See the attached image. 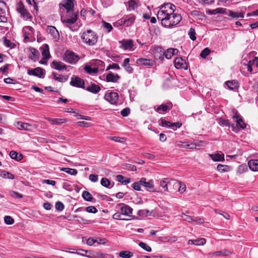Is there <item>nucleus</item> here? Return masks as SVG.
I'll list each match as a JSON object with an SVG mask.
<instances>
[{"label":"nucleus","mask_w":258,"mask_h":258,"mask_svg":"<svg viewBox=\"0 0 258 258\" xmlns=\"http://www.w3.org/2000/svg\"><path fill=\"white\" fill-rule=\"evenodd\" d=\"M175 6L170 3L161 6L157 12L158 20L161 21L162 26L171 27L177 25L181 20L180 15L175 13Z\"/></svg>","instance_id":"obj_1"},{"label":"nucleus","mask_w":258,"mask_h":258,"mask_svg":"<svg viewBox=\"0 0 258 258\" xmlns=\"http://www.w3.org/2000/svg\"><path fill=\"white\" fill-rule=\"evenodd\" d=\"M77 19L78 14L74 11L67 12L66 15H62L61 16V22L72 31H74L75 29H73L72 25L76 22Z\"/></svg>","instance_id":"obj_2"},{"label":"nucleus","mask_w":258,"mask_h":258,"mask_svg":"<svg viewBox=\"0 0 258 258\" xmlns=\"http://www.w3.org/2000/svg\"><path fill=\"white\" fill-rule=\"evenodd\" d=\"M154 49L155 56L163 58L162 55L163 54L167 59H170L174 55L177 54L178 52L177 49L172 48H168L164 52L162 48L160 46L155 47Z\"/></svg>","instance_id":"obj_3"},{"label":"nucleus","mask_w":258,"mask_h":258,"mask_svg":"<svg viewBox=\"0 0 258 258\" xmlns=\"http://www.w3.org/2000/svg\"><path fill=\"white\" fill-rule=\"evenodd\" d=\"M81 37L83 42L88 45H93L97 42L98 37L95 33L91 30L83 32Z\"/></svg>","instance_id":"obj_4"},{"label":"nucleus","mask_w":258,"mask_h":258,"mask_svg":"<svg viewBox=\"0 0 258 258\" xmlns=\"http://www.w3.org/2000/svg\"><path fill=\"white\" fill-rule=\"evenodd\" d=\"M79 59L78 55L70 50H67L63 55V60L70 63H75Z\"/></svg>","instance_id":"obj_5"},{"label":"nucleus","mask_w":258,"mask_h":258,"mask_svg":"<svg viewBox=\"0 0 258 258\" xmlns=\"http://www.w3.org/2000/svg\"><path fill=\"white\" fill-rule=\"evenodd\" d=\"M104 98L111 104H115L118 100V95L116 92H109L105 95Z\"/></svg>","instance_id":"obj_6"},{"label":"nucleus","mask_w":258,"mask_h":258,"mask_svg":"<svg viewBox=\"0 0 258 258\" xmlns=\"http://www.w3.org/2000/svg\"><path fill=\"white\" fill-rule=\"evenodd\" d=\"M117 206L120 207V211L121 215L129 217L132 216L131 214L133 213V209L129 206L123 204H119Z\"/></svg>","instance_id":"obj_7"},{"label":"nucleus","mask_w":258,"mask_h":258,"mask_svg":"<svg viewBox=\"0 0 258 258\" xmlns=\"http://www.w3.org/2000/svg\"><path fill=\"white\" fill-rule=\"evenodd\" d=\"M135 20V16L133 15H127L120 20L119 24L124 25L126 27L130 26L134 22Z\"/></svg>","instance_id":"obj_8"},{"label":"nucleus","mask_w":258,"mask_h":258,"mask_svg":"<svg viewBox=\"0 0 258 258\" xmlns=\"http://www.w3.org/2000/svg\"><path fill=\"white\" fill-rule=\"evenodd\" d=\"M70 84L74 87L78 88L84 87V81L80 78L76 76H73L71 78Z\"/></svg>","instance_id":"obj_9"},{"label":"nucleus","mask_w":258,"mask_h":258,"mask_svg":"<svg viewBox=\"0 0 258 258\" xmlns=\"http://www.w3.org/2000/svg\"><path fill=\"white\" fill-rule=\"evenodd\" d=\"M141 182L142 183V185L144 186L148 191H154L153 180H150L149 181H147L146 178H145V177H142L141 178Z\"/></svg>","instance_id":"obj_10"},{"label":"nucleus","mask_w":258,"mask_h":258,"mask_svg":"<svg viewBox=\"0 0 258 258\" xmlns=\"http://www.w3.org/2000/svg\"><path fill=\"white\" fill-rule=\"evenodd\" d=\"M174 65L176 69L187 70V66L185 60L182 57H176L174 60Z\"/></svg>","instance_id":"obj_11"},{"label":"nucleus","mask_w":258,"mask_h":258,"mask_svg":"<svg viewBox=\"0 0 258 258\" xmlns=\"http://www.w3.org/2000/svg\"><path fill=\"white\" fill-rule=\"evenodd\" d=\"M28 74L29 75L34 76L39 78H41L43 75V70L40 67H38L32 70L29 69L28 70Z\"/></svg>","instance_id":"obj_12"},{"label":"nucleus","mask_w":258,"mask_h":258,"mask_svg":"<svg viewBox=\"0 0 258 258\" xmlns=\"http://www.w3.org/2000/svg\"><path fill=\"white\" fill-rule=\"evenodd\" d=\"M17 128L20 130L31 131L32 128V125L28 123H24L22 122H17L15 124Z\"/></svg>","instance_id":"obj_13"},{"label":"nucleus","mask_w":258,"mask_h":258,"mask_svg":"<svg viewBox=\"0 0 258 258\" xmlns=\"http://www.w3.org/2000/svg\"><path fill=\"white\" fill-rule=\"evenodd\" d=\"M119 43L120 44V47L124 49H131L133 46V41L131 39L119 41Z\"/></svg>","instance_id":"obj_14"},{"label":"nucleus","mask_w":258,"mask_h":258,"mask_svg":"<svg viewBox=\"0 0 258 258\" xmlns=\"http://www.w3.org/2000/svg\"><path fill=\"white\" fill-rule=\"evenodd\" d=\"M136 62L138 65H142L147 67L152 66L154 64V61L152 60L146 58L138 59Z\"/></svg>","instance_id":"obj_15"},{"label":"nucleus","mask_w":258,"mask_h":258,"mask_svg":"<svg viewBox=\"0 0 258 258\" xmlns=\"http://www.w3.org/2000/svg\"><path fill=\"white\" fill-rule=\"evenodd\" d=\"M18 12L21 15L23 18L26 20L31 18L30 13L25 9L23 6H20L17 9Z\"/></svg>","instance_id":"obj_16"},{"label":"nucleus","mask_w":258,"mask_h":258,"mask_svg":"<svg viewBox=\"0 0 258 258\" xmlns=\"http://www.w3.org/2000/svg\"><path fill=\"white\" fill-rule=\"evenodd\" d=\"M61 5L67 10V12L74 11L73 9L74 5L73 0H66L64 3L62 4Z\"/></svg>","instance_id":"obj_17"},{"label":"nucleus","mask_w":258,"mask_h":258,"mask_svg":"<svg viewBox=\"0 0 258 258\" xmlns=\"http://www.w3.org/2000/svg\"><path fill=\"white\" fill-rule=\"evenodd\" d=\"M246 66L247 71L251 73L253 67H258V57H255L252 60H249L248 64H246Z\"/></svg>","instance_id":"obj_18"},{"label":"nucleus","mask_w":258,"mask_h":258,"mask_svg":"<svg viewBox=\"0 0 258 258\" xmlns=\"http://www.w3.org/2000/svg\"><path fill=\"white\" fill-rule=\"evenodd\" d=\"M48 121H49L52 125H61L62 123L67 122V119L65 118H51L50 117H46Z\"/></svg>","instance_id":"obj_19"},{"label":"nucleus","mask_w":258,"mask_h":258,"mask_svg":"<svg viewBox=\"0 0 258 258\" xmlns=\"http://www.w3.org/2000/svg\"><path fill=\"white\" fill-rule=\"evenodd\" d=\"M233 118L236 119V125L239 126L241 128L244 129L246 127V124L243 121L242 119L239 117V116L237 113H235L233 116Z\"/></svg>","instance_id":"obj_20"},{"label":"nucleus","mask_w":258,"mask_h":258,"mask_svg":"<svg viewBox=\"0 0 258 258\" xmlns=\"http://www.w3.org/2000/svg\"><path fill=\"white\" fill-rule=\"evenodd\" d=\"M47 31L51 34L53 38L57 39L59 38V35L58 31L54 26H48Z\"/></svg>","instance_id":"obj_21"},{"label":"nucleus","mask_w":258,"mask_h":258,"mask_svg":"<svg viewBox=\"0 0 258 258\" xmlns=\"http://www.w3.org/2000/svg\"><path fill=\"white\" fill-rule=\"evenodd\" d=\"M249 168L253 171H258V160H250L248 162Z\"/></svg>","instance_id":"obj_22"},{"label":"nucleus","mask_w":258,"mask_h":258,"mask_svg":"<svg viewBox=\"0 0 258 258\" xmlns=\"http://www.w3.org/2000/svg\"><path fill=\"white\" fill-rule=\"evenodd\" d=\"M119 77L117 74H113L112 73H108L106 76V81L107 82H116Z\"/></svg>","instance_id":"obj_23"},{"label":"nucleus","mask_w":258,"mask_h":258,"mask_svg":"<svg viewBox=\"0 0 258 258\" xmlns=\"http://www.w3.org/2000/svg\"><path fill=\"white\" fill-rule=\"evenodd\" d=\"M52 64L54 69L58 71H61L66 69V64L61 61H53Z\"/></svg>","instance_id":"obj_24"},{"label":"nucleus","mask_w":258,"mask_h":258,"mask_svg":"<svg viewBox=\"0 0 258 258\" xmlns=\"http://www.w3.org/2000/svg\"><path fill=\"white\" fill-rule=\"evenodd\" d=\"M172 107V105L171 103L167 104H163L158 107L157 111H159L161 110L163 112H166L167 110L171 109Z\"/></svg>","instance_id":"obj_25"},{"label":"nucleus","mask_w":258,"mask_h":258,"mask_svg":"<svg viewBox=\"0 0 258 258\" xmlns=\"http://www.w3.org/2000/svg\"><path fill=\"white\" fill-rule=\"evenodd\" d=\"M226 83L230 90H234L238 87V83L235 80L228 81Z\"/></svg>","instance_id":"obj_26"},{"label":"nucleus","mask_w":258,"mask_h":258,"mask_svg":"<svg viewBox=\"0 0 258 258\" xmlns=\"http://www.w3.org/2000/svg\"><path fill=\"white\" fill-rule=\"evenodd\" d=\"M29 58L31 59H34L39 54V52L33 47L29 48Z\"/></svg>","instance_id":"obj_27"},{"label":"nucleus","mask_w":258,"mask_h":258,"mask_svg":"<svg viewBox=\"0 0 258 258\" xmlns=\"http://www.w3.org/2000/svg\"><path fill=\"white\" fill-rule=\"evenodd\" d=\"M209 156L214 161H222L224 160V155L223 154H210Z\"/></svg>","instance_id":"obj_28"},{"label":"nucleus","mask_w":258,"mask_h":258,"mask_svg":"<svg viewBox=\"0 0 258 258\" xmlns=\"http://www.w3.org/2000/svg\"><path fill=\"white\" fill-rule=\"evenodd\" d=\"M87 90L93 93H97L100 90V88L98 85L91 84L87 88Z\"/></svg>","instance_id":"obj_29"},{"label":"nucleus","mask_w":258,"mask_h":258,"mask_svg":"<svg viewBox=\"0 0 258 258\" xmlns=\"http://www.w3.org/2000/svg\"><path fill=\"white\" fill-rule=\"evenodd\" d=\"M10 156L11 158L15 159L17 161H20L23 158V156L21 153L19 154L15 151H12L10 152Z\"/></svg>","instance_id":"obj_30"},{"label":"nucleus","mask_w":258,"mask_h":258,"mask_svg":"<svg viewBox=\"0 0 258 258\" xmlns=\"http://www.w3.org/2000/svg\"><path fill=\"white\" fill-rule=\"evenodd\" d=\"M227 14L228 16L232 17L233 18L237 19L238 18H243L244 17V14L242 12H240V13L234 12H232L231 11L229 10Z\"/></svg>","instance_id":"obj_31"},{"label":"nucleus","mask_w":258,"mask_h":258,"mask_svg":"<svg viewBox=\"0 0 258 258\" xmlns=\"http://www.w3.org/2000/svg\"><path fill=\"white\" fill-rule=\"evenodd\" d=\"M170 179L169 178H164L160 182V186L164 191H168V185L169 186Z\"/></svg>","instance_id":"obj_32"},{"label":"nucleus","mask_w":258,"mask_h":258,"mask_svg":"<svg viewBox=\"0 0 258 258\" xmlns=\"http://www.w3.org/2000/svg\"><path fill=\"white\" fill-rule=\"evenodd\" d=\"M42 54L45 58H49L50 57L49 46L46 44H44L42 47Z\"/></svg>","instance_id":"obj_33"},{"label":"nucleus","mask_w":258,"mask_h":258,"mask_svg":"<svg viewBox=\"0 0 258 258\" xmlns=\"http://www.w3.org/2000/svg\"><path fill=\"white\" fill-rule=\"evenodd\" d=\"M119 256L122 258H130L133 256V254L129 251L124 250L119 253Z\"/></svg>","instance_id":"obj_34"},{"label":"nucleus","mask_w":258,"mask_h":258,"mask_svg":"<svg viewBox=\"0 0 258 258\" xmlns=\"http://www.w3.org/2000/svg\"><path fill=\"white\" fill-rule=\"evenodd\" d=\"M61 171H63L71 175H76L78 171L75 169L70 168H62L60 169Z\"/></svg>","instance_id":"obj_35"},{"label":"nucleus","mask_w":258,"mask_h":258,"mask_svg":"<svg viewBox=\"0 0 258 258\" xmlns=\"http://www.w3.org/2000/svg\"><path fill=\"white\" fill-rule=\"evenodd\" d=\"M84 70L89 74H95L98 72L99 68H92L90 66H86L84 68Z\"/></svg>","instance_id":"obj_36"},{"label":"nucleus","mask_w":258,"mask_h":258,"mask_svg":"<svg viewBox=\"0 0 258 258\" xmlns=\"http://www.w3.org/2000/svg\"><path fill=\"white\" fill-rule=\"evenodd\" d=\"M52 75L53 76V78L60 82H64L67 81L68 80V76H61V77H57L56 76V73L53 72Z\"/></svg>","instance_id":"obj_37"},{"label":"nucleus","mask_w":258,"mask_h":258,"mask_svg":"<svg viewBox=\"0 0 258 258\" xmlns=\"http://www.w3.org/2000/svg\"><path fill=\"white\" fill-rule=\"evenodd\" d=\"M152 211L148 210H140L138 211V215L142 217H147L148 215H151Z\"/></svg>","instance_id":"obj_38"},{"label":"nucleus","mask_w":258,"mask_h":258,"mask_svg":"<svg viewBox=\"0 0 258 258\" xmlns=\"http://www.w3.org/2000/svg\"><path fill=\"white\" fill-rule=\"evenodd\" d=\"M138 7L137 3L134 0H130L128 2L127 9L130 11L134 10Z\"/></svg>","instance_id":"obj_39"},{"label":"nucleus","mask_w":258,"mask_h":258,"mask_svg":"<svg viewBox=\"0 0 258 258\" xmlns=\"http://www.w3.org/2000/svg\"><path fill=\"white\" fill-rule=\"evenodd\" d=\"M172 186L174 189H178V186L179 185V181L173 179H170V182H169V186Z\"/></svg>","instance_id":"obj_40"},{"label":"nucleus","mask_w":258,"mask_h":258,"mask_svg":"<svg viewBox=\"0 0 258 258\" xmlns=\"http://www.w3.org/2000/svg\"><path fill=\"white\" fill-rule=\"evenodd\" d=\"M0 175L3 178L10 179H13L15 177L13 174L6 171H3Z\"/></svg>","instance_id":"obj_41"},{"label":"nucleus","mask_w":258,"mask_h":258,"mask_svg":"<svg viewBox=\"0 0 258 258\" xmlns=\"http://www.w3.org/2000/svg\"><path fill=\"white\" fill-rule=\"evenodd\" d=\"M82 197L87 201H91L93 199L91 194L87 191H84L83 192Z\"/></svg>","instance_id":"obj_42"},{"label":"nucleus","mask_w":258,"mask_h":258,"mask_svg":"<svg viewBox=\"0 0 258 258\" xmlns=\"http://www.w3.org/2000/svg\"><path fill=\"white\" fill-rule=\"evenodd\" d=\"M229 168V167L228 166L222 164H219L217 167V169L220 172L228 171Z\"/></svg>","instance_id":"obj_43"},{"label":"nucleus","mask_w":258,"mask_h":258,"mask_svg":"<svg viewBox=\"0 0 258 258\" xmlns=\"http://www.w3.org/2000/svg\"><path fill=\"white\" fill-rule=\"evenodd\" d=\"M210 49L209 48L206 47L201 52L200 56L201 57L205 58L210 54Z\"/></svg>","instance_id":"obj_44"},{"label":"nucleus","mask_w":258,"mask_h":258,"mask_svg":"<svg viewBox=\"0 0 258 258\" xmlns=\"http://www.w3.org/2000/svg\"><path fill=\"white\" fill-rule=\"evenodd\" d=\"M101 184L105 187H108L110 184L109 180L105 177H103L101 180Z\"/></svg>","instance_id":"obj_45"},{"label":"nucleus","mask_w":258,"mask_h":258,"mask_svg":"<svg viewBox=\"0 0 258 258\" xmlns=\"http://www.w3.org/2000/svg\"><path fill=\"white\" fill-rule=\"evenodd\" d=\"M206 239L203 238H199L194 240L195 245H202L206 243Z\"/></svg>","instance_id":"obj_46"},{"label":"nucleus","mask_w":258,"mask_h":258,"mask_svg":"<svg viewBox=\"0 0 258 258\" xmlns=\"http://www.w3.org/2000/svg\"><path fill=\"white\" fill-rule=\"evenodd\" d=\"M4 221L8 225H12L14 223V220L10 216H6L4 217Z\"/></svg>","instance_id":"obj_47"},{"label":"nucleus","mask_w":258,"mask_h":258,"mask_svg":"<svg viewBox=\"0 0 258 258\" xmlns=\"http://www.w3.org/2000/svg\"><path fill=\"white\" fill-rule=\"evenodd\" d=\"M123 168L126 170L133 171H136L137 170L136 167L135 165L130 164H125L123 165Z\"/></svg>","instance_id":"obj_48"},{"label":"nucleus","mask_w":258,"mask_h":258,"mask_svg":"<svg viewBox=\"0 0 258 258\" xmlns=\"http://www.w3.org/2000/svg\"><path fill=\"white\" fill-rule=\"evenodd\" d=\"M188 35L192 40H195L196 39L195 30L194 28H191L189 29Z\"/></svg>","instance_id":"obj_49"},{"label":"nucleus","mask_w":258,"mask_h":258,"mask_svg":"<svg viewBox=\"0 0 258 258\" xmlns=\"http://www.w3.org/2000/svg\"><path fill=\"white\" fill-rule=\"evenodd\" d=\"M4 45L8 47H10L11 48H14L15 45L11 42L10 40L7 39L5 38L4 41Z\"/></svg>","instance_id":"obj_50"},{"label":"nucleus","mask_w":258,"mask_h":258,"mask_svg":"<svg viewBox=\"0 0 258 258\" xmlns=\"http://www.w3.org/2000/svg\"><path fill=\"white\" fill-rule=\"evenodd\" d=\"M86 212L90 213H96L97 212V209L94 206H89L85 208Z\"/></svg>","instance_id":"obj_51"},{"label":"nucleus","mask_w":258,"mask_h":258,"mask_svg":"<svg viewBox=\"0 0 258 258\" xmlns=\"http://www.w3.org/2000/svg\"><path fill=\"white\" fill-rule=\"evenodd\" d=\"M102 24L103 27L107 30L108 32H110L112 30V27L110 23L103 21Z\"/></svg>","instance_id":"obj_52"},{"label":"nucleus","mask_w":258,"mask_h":258,"mask_svg":"<svg viewBox=\"0 0 258 258\" xmlns=\"http://www.w3.org/2000/svg\"><path fill=\"white\" fill-rule=\"evenodd\" d=\"M186 190V185L185 184L181 182V181H179V185L178 186V191L180 192V193H183Z\"/></svg>","instance_id":"obj_53"},{"label":"nucleus","mask_w":258,"mask_h":258,"mask_svg":"<svg viewBox=\"0 0 258 258\" xmlns=\"http://www.w3.org/2000/svg\"><path fill=\"white\" fill-rule=\"evenodd\" d=\"M219 123L221 125L226 126H230L231 124L228 120H226L222 118L219 119Z\"/></svg>","instance_id":"obj_54"},{"label":"nucleus","mask_w":258,"mask_h":258,"mask_svg":"<svg viewBox=\"0 0 258 258\" xmlns=\"http://www.w3.org/2000/svg\"><path fill=\"white\" fill-rule=\"evenodd\" d=\"M139 246L141 247L142 248H143L144 250L149 252L151 251L152 250L150 246H149V245H147L146 243L143 242H141L139 243Z\"/></svg>","instance_id":"obj_55"},{"label":"nucleus","mask_w":258,"mask_h":258,"mask_svg":"<svg viewBox=\"0 0 258 258\" xmlns=\"http://www.w3.org/2000/svg\"><path fill=\"white\" fill-rule=\"evenodd\" d=\"M181 217L183 218V219L187 222H192V217H191L188 215H186L184 213H182L181 215Z\"/></svg>","instance_id":"obj_56"},{"label":"nucleus","mask_w":258,"mask_h":258,"mask_svg":"<svg viewBox=\"0 0 258 258\" xmlns=\"http://www.w3.org/2000/svg\"><path fill=\"white\" fill-rule=\"evenodd\" d=\"M141 185H142V183L140 180L139 182H134L132 185V187L136 190H140Z\"/></svg>","instance_id":"obj_57"},{"label":"nucleus","mask_w":258,"mask_h":258,"mask_svg":"<svg viewBox=\"0 0 258 258\" xmlns=\"http://www.w3.org/2000/svg\"><path fill=\"white\" fill-rule=\"evenodd\" d=\"M55 209L59 211H62L64 209V205L60 202H57L55 203Z\"/></svg>","instance_id":"obj_58"},{"label":"nucleus","mask_w":258,"mask_h":258,"mask_svg":"<svg viewBox=\"0 0 258 258\" xmlns=\"http://www.w3.org/2000/svg\"><path fill=\"white\" fill-rule=\"evenodd\" d=\"M110 140H113L116 142H124L125 140L124 138H120L118 137H108Z\"/></svg>","instance_id":"obj_59"},{"label":"nucleus","mask_w":258,"mask_h":258,"mask_svg":"<svg viewBox=\"0 0 258 258\" xmlns=\"http://www.w3.org/2000/svg\"><path fill=\"white\" fill-rule=\"evenodd\" d=\"M198 2L203 5H210L213 4L215 0H197Z\"/></svg>","instance_id":"obj_60"},{"label":"nucleus","mask_w":258,"mask_h":258,"mask_svg":"<svg viewBox=\"0 0 258 258\" xmlns=\"http://www.w3.org/2000/svg\"><path fill=\"white\" fill-rule=\"evenodd\" d=\"M88 257H91V258H104V254L102 253L96 252V253H93L91 256H88Z\"/></svg>","instance_id":"obj_61"},{"label":"nucleus","mask_w":258,"mask_h":258,"mask_svg":"<svg viewBox=\"0 0 258 258\" xmlns=\"http://www.w3.org/2000/svg\"><path fill=\"white\" fill-rule=\"evenodd\" d=\"M192 221L195 222L197 224H202L204 223V219L201 217H192Z\"/></svg>","instance_id":"obj_62"},{"label":"nucleus","mask_w":258,"mask_h":258,"mask_svg":"<svg viewBox=\"0 0 258 258\" xmlns=\"http://www.w3.org/2000/svg\"><path fill=\"white\" fill-rule=\"evenodd\" d=\"M89 179L93 182H97L98 180V177L96 174H90L89 177Z\"/></svg>","instance_id":"obj_63"},{"label":"nucleus","mask_w":258,"mask_h":258,"mask_svg":"<svg viewBox=\"0 0 258 258\" xmlns=\"http://www.w3.org/2000/svg\"><path fill=\"white\" fill-rule=\"evenodd\" d=\"M130 110L129 108L127 107L121 110L120 113L123 116H127L130 114Z\"/></svg>","instance_id":"obj_64"}]
</instances>
